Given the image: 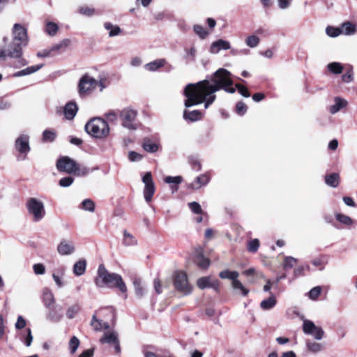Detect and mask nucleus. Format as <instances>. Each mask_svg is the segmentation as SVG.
Returning a JSON list of instances; mask_svg holds the SVG:
<instances>
[{
	"label": "nucleus",
	"mask_w": 357,
	"mask_h": 357,
	"mask_svg": "<svg viewBox=\"0 0 357 357\" xmlns=\"http://www.w3.org/2000/svg\"><path fill=\"white\" fill-rule=\"evenodd\" d=\"M56 250L61 255H70L75 252V246L73 241L63 239L59 243Z\"/></svg>",
	"instance_id": "f8f14e48"
},
{
	"label": "nucleus",
	"mask_w": 357,
	"mask_h": 357,
	"mask_svg": "<svg viewBox=\"0 0 357 357\" xmlns=\"http://www.w3.org/2000/svg\"><path fill=\"white\" fill-rule=\"evenodd\" d=\"M297 262V259L293 257H285L283 262V268H291Z\"/></svg>",
	"instance_id": "a18cd8bd"
},
{
	"label": "nucleus",
	"mask_w": 357,
	"mask_h": 357,
	"mask_svg": "<svg viewBox=\"0 0 357 357\" xmlns=\"http://www.w3.org/2000/svg\"><path fill=\"white\" fill-rule=\"evenodd\" d=\"M303 331L305 334L312 335L315 340H321L324 335V331L321 327L317 326L310 320L303 318Z\"/></svg>",
	"instance_id": "6e6552de"
},
{
	"label": "nucleus",
	"mask_w": 357,
	"mask_h": 357,
	"mask_svg": "<svg viewBox=\"0 0 357 357\" xmlns=\"http://www.w3.org/2000/svg\"><path fill=\"white\" fill-rule=\"evenodd\" d=\"M142 181L144 183V196L147 202L151 201L152 197L155 192V185L152 178V175L150 172H146L143 178Z\"/></svg>",
	"instance_id": "9b49d317"
},
{
	"label": "nucleus",
	"mask_w": 357,
	"mask_h": 357,
	"mask_svg": "<svg viewBox=\"0 0 357 357\" xmlns=\"http://www.w3.org/2000/svg\"><path fill=\"white\" fill-rule=\"evenodd\" d=\"M89 172L90 170L89 168L86 167H81L77 163V167L75 168L73 174L79 176H84L87 175Z\"/></svg>",
	"instance_id": "864d4df0"
},
{
	"label": "nucleus",
	"mask_w": 357,
	"mask_h": 357,
	"mask_svg": "<svg viewBox=\"0 0 357 357\" xmlns=\"http://www.w3.org/2000/svg\"><path fill=\"white\" fill-rule=\"evenodd\" d=\"M276 298L274 296H271L267 299L262 301L260 303V307L264 310H271L276 305Z\"/></svg>",
	"instance_id": "2f4dec72"
},
{
	"label": "nucleus",
	"mask_w": 357,
	"mask_h": 357,
	"mask_svg": "<svg viewBox=\"0 0 357 357\" xmlns=\"http://www.w3.org/2000/svg\"><path fill=\"white\" fill-rule=\"evenodd\" d=\"M95 284L98 287L106 286L109 288H118L123 294L127 291V287L122 277L117 273L108 272L102 264L98 266Z\"/></svg>",
	"instance_id": "7ed1b4c3"
},
{
	"label": "nucleus",
	"mask_w": 357,
	"mask_h": 357,
	"mask_svg": "<svg viewBox=\"0 0 357 357\" xmlns=\"http://www.w3.org/2000/svg\"><path fill=\"white\" fill-rule=\"evenodd\" d=\"M231 286L234 290L239 291L243 296H246L249 293V290L244 287L238 278L234 282H231Z\"/></svg>",
	"instance_id": "e433bc0d"
},
{
	"label": "nucleus",
	"mask_w": 357,
	"mask_h": 357,
	"mask_svg": "<svg viewBox=\"0 0 357 357\" xmlns=\"http://www.w3.org/2000/svg\"><path fill=\"white\" fill-rule=\"evenodd\" d=\"M211 180L208 174H203L196 177L193 182L190 185V188L194 190H197L201 187L207 185Z\"/></svg>",
	"instance_id": "f3484780"
},
{
	"label": "nucleus",
	"mask_w": 357,
	"mask_h": 357,
	"mask_svg": "<svg viewBox=\"0 0 357 357\" xmlns=\"http://www.w3.org/2000/svg\"><path fill=\"white\" fill-rule=\"evenodd\" d=\"M259 37L255 36V35H252V36H248L246 40H245V43L246 45L251 47V48H254V47H256L259 43Z\"/></svg>",
	"instance_id": "37998d69"
},
{
	"label": "nucleus",
	"mask_w": 357,
	"mask_h": 357,
	"mask_svg": "<svg viewBox=\"0 0 357 357\" xmlns=\"http://www.w3.org/2000/svg\"><path fill=\"white\" fill-rule=\"evenodd\" d=\"M91 326L96 331H100L102 329L109 328V324L107 322H103L101 319H98L96 314L92 317Z\"/></svg>",
	"instance_id": "412c9836"
},
{
	"label": "nucleus",
	"mask_w": 357,
	"mask_h": 357,
	"mask_svg": "<svg viewBox=\"0 0 357 357\" xmlns=\"http://www.w3.org/2000/svg\"><path fill=\"white\" fill-rule=\"evenodd\" d=\"M247 109L248 107L243 102L240 101L236 103V111L238 114L241 116L244 115L247 112Z\"/></svg>",
	"instance_id": "13d9d810"
},
{
	"label": "nucleus",
	"mask_w": 357,
	"mask_h": 357,
	"mask_svg": "<svg viewBox=\"0 0 357 357\" xmlns=\"http://www.w3.org/2000/svg\"><path fill=\"white\" fill-rule=\"evenodd\" d=\"M174 284L176 289L183 295H188L192 291L187 275L183 271L176 272L174 275Z\"/></svg>",
	"instance_id": "0eeeda50"
},
{
	"label": "nucleus",
	"mask_w": 357,
	"mask_h": 357,
	"mask_svg": "<svg viewBox=\"0 0 357 357\" xmlns=\"http://www.w3.org/2000/svg\"><path fill=\"white\" fill-rule=\"evenodd\" d=\"M79 13L86 16H92L95 13V10L89 6H83L79 8Z\"/></svg>",
	"instance_id": "4d7b16f0"
},
{
	"label": "nucleus",
	"mask_w": 357,
	"mask_h": 357,
	"mask_svg": "<svg viewBox=\"0 0 357 357\" xmlns=\"http://www.w3.org/2000/svg\"><path fill=\"white\" fill-rule=\"evenodd\" d=\"M74 178L71 176H66L59 180V184L60 186L66 188L73 184Z\"/></svg>",
	"instance_id": "bf43d9fd"
},
{
	"label": "nucleus",
	"mask_w": 357,
	"mask_h": 357,
	"mask_svg": "<svg viewBox=\"0 0 357 357\" xmlns=\"http://www.w3.org/2000/svg\"><path fill=\"white\" fill-rule=\"evenodd\" d=\"M48 309L49 312L47 314V319L53 322H59L63 317L62 313L59 312L56 307H52V306Z\"/></svg>",
	"instance_id": "c85d7f7f"
},
{
	"label": "nucleus",
	"mask_w": 357,
	"mask_h": 357,
	"mask_svg": "<svg viewBox=\"0 0 357 357\" xmlns=\"http://www.w3.org/2000/svg\"><path fill=\"white\" fill-rule=\"evenodd\" d=\"M97 82L93 77L85 75L79 80L78 89L80 96L91 93L96 86Z\"/></svg>",
	"instance_id": "1a4fd4ad"
},
{
	"label": "nucleus",
	"mask_w": 357,
	"mask_h": 357,
	"mask_svg": "<svg viewBox=\"0 0 357 357\" xmlns=\"http://www.w3.org/2000/svg\"><path fill=\"white\" fill-rule=\"evenodd\" d=\"M16 149L22 153H27L29 150V137L26 135H22L16 139Z\"/></svg>",
	"instance_id": "dca6fc26"
},
{
	"label": "nucleus",
	"mask_w": 357,
	"mask_h": 357,
	"mask_svg": "<svg viewBox=\"0 0 357 357\" xmlns=\"http://www.w3.org/2000/svg\"><path fill=\"white\" fill-rule=\"evenodd\" d=\"M197 285L201 289L209 287L218 291L219 288V282L211 277H202L197 280Z\"/></svg>",
	"instance_id": "ddd939ff"
},
{
	"label": "nucleus",
	"mask_w": 357,
	"mask_h": 357,
	"mask_svg": "<svg viewBox=\"0 0 357 357\" xmlns=\"http://www.w3.org/2000/svg\"><path fill=\"white\" fill-rule=\"evenodd\" d=\"M183 118L190 121H196L202 119V114L198 110L188 111L185 109L183 112Z\"/></svg>",
	"instance_id": "cd10ccee"
},
{
	"label": "nucleus",
	"mask_w": 357,
	"mask_h": 357,
	"mask_svg": "<svg viewBox=\"0 0 357 357\" xmlns=\"http://www.w3.org/2000/svg\"><path fill=\"white\" fill-rule=\"evenodd\" d=\"M164 181L165 183L172 185L171 188L172 190V192H174L175 191H177V190L178 189V185L182 182L183 178L180 176H168L165 178Z\"/></svg>",
	"instance_id": "393cba45"
},
{
	"label": "nucleus",
	"mask_w": 357,
	"mask_h": 357,
	"mask_svg": "<svg viewBox=\"0 0 357 357\" xmlns=\"http://www.w3.org/2000/svg\"><path fill=\"white\" fill-rule=\"evenodd\" d=\"M234 88L236 89H237L239 93L241 96H243V97L248 98L250 96V93L245 86H244L240 84H236Z\"/></svg>",
	"instance_id": "e2e57ef3"
},
{
	"label": "nucleus",
	"mask_w": 357,
	"mask_h": 357,
	"mask_svg": "<svg viewBox=\"0 0 357 357\" xmlns=\"http://www.w3.org/2000/svg\"><path fill=\"white\" fill-rule=\"evenodd\" d=\"M26 332L27 334L23 337V342L26 347H29L31 344L33 336L30 328H27Z\"/></svg>",
	"instance_id": "69168bd1"
},
{
	"label": "nucleus",
	"mask_w": 357,
	"mask_h": 357,
	"mask_svg": "<svg viewBox=\"0 0 357 357\" xmlns=\"http://www.w3.org/2000/svg\"><path fill=\"white\" fill-rule=\"evenodd\" d=\"M56 134L54 132L45 130L43 133V140L44 142H53L55 138Z\"/></svg>",
	"instance_id": "5fc2aeb1"
},
{
	"label": "nucleus",
	"mask_w": 357,
	"mask_h": 357,
	"mask_svg": "<svg viewBox=\"0 0 357 357\" xmlns=\"http://www.w3.org/2000/svg\"><path fill=\"white\" fill-rule=\"evenodd\" d=\"M306 347L309 351L316 354L322 351L324 346L321 343L312 340H307L306 342Z\"/></svg>",
	"instance_id": "c756f323"
},
{
	"label": "nucleus",
	"mask_w": 357,
	"mask_h": 357,
	"mask_svg": "<svg viewBox=\"0 0 357 357\" xmlns=\"http://www.w3.org/2000/svg\"><path fill=\"white\" fill-rule=\"evenodd\" d=\"M166 63V61L164 59H157L146 63L144 68L149 71H155L161 67H163Z\"/></svg>",
	"instance_id": "bb28decb"
},
{
	"label": "nucleus",
	"mask_w": 357,
	"mask_h": 357,
	"mask_svg": "<svg viewBox=\"0 0 357 357\" xmlns=\"http://www.w3.org/2000/svg\"><path fill=\"white\" fill-rule=\"evenodd\" d=\"M348 101L341 97L337 96L334 98V104L331 105L328 111L331 114H335L340 110L346 108L348 106Z\"/></svg>",
	"instance_id": "2eb2a0df"
},
{
	"label": "nucleus",
	"mask_w": 357,
	"mask_h": 357,
	"mask_svg": "<svg viewBox=\"0 0 357 357\" xmlns=\"http://www.w3.org/2000/svg\"><path fill=\"white\" fill-rule=\"evenodd\" d=\"M123 243L126 246H132L137 244V240L131 234L125 230L123 232Z\"/></svg>",
	"instance_id": "4c0bfd02"
},
{
	"label": "nucleus",
	"mask_w": 357,
	"mask_h": 357,
	"mask_svg": "<svg viewBox=\"0 0 357 357\" xmlns=\"http://www.w3.org/2000/svg\"><path fill=\"white\" fill-rule=\"evenodd\" d=\"M43 66V64H39V65L29 66V67H27L22 70H20V71L15 73L13 75V76L15 77H17L28 75H30V74L37 72L40 68H42Z\"/></svg>",
	"instance_id": "b1692460"
},
{
	"label": "nucleus",
	"mask_w": 357,
	"mask_h": 357,
	"mask_svg": "<svg viewBox=\"0 0 357 357\" xmlns=\"http://www.w3.org/2000/svg\"><path fill=\"white\" fill-rule=\"evenodd\" d=\"M231 73L227 70L220 68L213 74L211 81L204 79L196 84H188L183 91L186 98L184 101L185 107H190L204 102V107L207 109L216 99L215 93L220 89L234 93L236 89L231 87Z\"/></svg>",
	"instance_id": "f257e3e1"
},
{
	"label": "nucleus",
	"mask_w": 357,
	"mask_h": 357,
	"mask_svg": "<svg viewBox=\"0 0 357 357\" xmlns=\"http://www.w3.org/2000/svg\"><path fill=\"white\" fill-rule=\"evenodd\" d=\"M128 159L131 162H137L142 159V155L135 151H131L128 153Z\"/></svg>",
	"instance_id": "0e129e2a"
},
{
	"label": "nucleus",
	"mask_w": 357,
	"mask_h": 357,
	"mask_svg": "<svg viewBox=\"0 0 357 357\" xmlns=\"http://www.w3.org/2000/svg\"><path fill=\"white\" fill-rule=\"evenodd\" d=\"M219 276L222 279H229L234 282L238 278L239 273L237 271H230L225 270L221 271L219 274Z\"/></svg>",
	"instance_id": "f704fd0d"
},
{
	"label": "nucleus",
	"mask_w": 357,
	"mask_h": 357,
	"mask_svg": "<svg viewBox=\"0 0 357 357\" xmlns=\"http://www.w3.org/2000/svg\"><path fill=\"white\" fill-rule=\"evenodd\" d=\"M341 34L345 36L354 35L356 32L355 24L350 22H346L341 24L340 26Z\"/></svg>",
	"instance_id": "5701e85b"
},
{
	"label": "nucleus",
	"mask_w": 357,
	"mask_h": 357,
	"mask_svg": "<svg viewBox=\"0 0 357 357\" xmlns=\"http://www.w3.org/2000/svg\"><path fill=\"white\" fill-rule=\"evenodd\" d=\"M259 247V240L255 238L250 241L248 244V250L251 252H255L257 251Z\"/></svg>",
	"instance_id": "052dcab7"
},
{
	"label": "nucleus",
	"mask_w": 357,
	"mask_h": 357,
	"mask_svg": "<svg viewBox=\"0 0 357 357\" xmlns=\"http://www.w3.org/2000/svg\"><path fill=\"white\" fill-rule=\"evenodd\" d=\"M43 302L47 308H50L54 303V297L49 289H44L43 291Z\"/></svg>",
	"instance_id": "4be33fe9"
},
{
	"label": "nucleus",
	"mask_w": 357,
	"mask_h": 357,
	"mask_svg": "<svg viewBox=\"0 0 357 357\" xmlns=\"http://www.w3.org/2000/svg\"><path fill=\"white\" fill-rule=\"evenodd\" d=\"M230 48L231 45L229 41L219 39L212 43L209 51L211 54H218L220 50H227Z\"/></svg>",
	"instance_id": "4468645a"
},
{
	"label": "nucleus",
	"mask_w": 357,
	"mask_h": 357,
	"mask_svg": "<svg viewBox=\"0 0 357 357\" xmlns=\"http://www.w3.org/2000/svg\"><path fill=\"white\" fill-rule=\"evenodd\" d=\"M80 307L77 304H75L68 308L66 316L68 319H73L79 312Z\"/></svg>",
	"instance_id": "c03bdc74"
},
{
	"label": "nucleus",
	"mask_w": 357,
	"mask_h": 357,
	"mask_svg": "<svg viewBox=\"0 0 357 357\" xmlns=\"http://www.w3.org/2000/svg\"><path fill=\"white\" fill-rule=\"evenodd\" d=\"M119 340V335L117 332L114 331H108L104 333L102 337L100 339V342L102 344H112L116 343Z\"/></svg>",
	"instance_id": "a211bd4d"
},
{
	"label": "nucleus",
	"mask_w": 357,
	"mask_h": 357,
	"mask_svg": "<svg viewBox=\"0 0 357 357\" xmlns=\"http://www.w3.org/2000/svg\"><path fill=\"white\" fill-rule=\"evenodd\" d=\"M321 293V287L319 286L313 287L308 293V297L312 300L316 301Z\"/></svg>",
	"instance_id": "de8ad7c7"
},
{
	"label": "nucleus",
	"mask_w": 357,
	"mask_h": 357,
	"mask_svg": "<svg viewBox=\"0 0 357 357\" xmlns=\"http://www.w3.org/2000/svg\"><path fill=\"white\" fill-rule=\"evenodd\" d=\"M193 31L201 39H204L209 35L206 29L199 24L193 26Z\"/></svg>",
	"instance_id": "ea45409f"
},
{
	"label": "nucleus",
	"mask_w": 357,
	"mask_h": 357,
	"mask_svg": "<svg viewBox=\"0 0 357 357\" xmlns=\"http://www.w3.org/2000/svg\"><path fill=\"white\" fill-rule=\"evenodd\" d=\"M26 208L33 220L36 222L40 220L45 215V211L43 203L36 198H30L26 202Z\"/></svg>",
	"instance_id": "423d86ee"
},
{
	"label": "nucleus",
	"mask_w": 357,
	"mask_h": 357,
	"mask_svg": "<svg viewBox=\"0 0 357 357\" xmlns=\"http://www.w3.org/2000/svg\"><path fill=\"white\" fill-rule=\"evenodd\" d=\"M135 294L138 298H142L146 293V289L140 279H135L133 281Z\"/></svg>",
	"instance_id": "7c9ffc66"
},
{
	"label": "nucleus",
	"mask_w": 357,
	"mask_h": 357,
	"mask_svg": "<svg viewBox=\"0 0 357 357\" xmlns=\"http://www.w3.org/2000/svg\"><path fill=\"white\" fill-rule=\"evenodd\" d=\"M188 206L190 209L196 214H201L202 213V209L201 208L200 204L197 202H192L188 203Z\"/></svg>",
	"instance_id": "680f3d73"
},
{
	"label": "nucleus",
	"mask_w": 357,
	"mask_h": 357,
	"mask_svg": "<svg viewBox=\"0 0 357 357\" xmlns=\"http://www.w3.org/2000/svg\"><path fill=\"white\" fill-rule=\"evenodd\" d=\"M77 167V162L68 156H62L56 162V168L59 172L73 174Z\"/></svg>",
	"instance_id": "9d476101"
},
{
	"label": "nucleus",
	"mask_w": 357,
	"mask_h": 357,
	"mask_svg": "<svg viewBox=\"0 0 357 357\" xmlns=\"http://www.w3.org/2000/svg\"><path fill=\"white\" fill-rule=\"evenodd\" d=\"M119 118L121 126L128 130H135L139 126L137 121L138 112L131 107H126L119 112Z\"/></svg>",
	"instance_id": "39448f33"
},
{
	"label": "nucleus",
	"mask_w": 357,
	"mask_h": 357,
	"mask_svg": "<svg viewBox=\"0 0 357 357\" xmlns=\"http://www.w3.org/2000/svg\"><path fill=\"white\" fill-rule=\"evenodd\" d=\"M63 273L64 268H61L57 270V273H54L52 275L53 279L59 287H61L63 284L61 279V276L63 274Z\"/></svg>",
	"instance_id": "09e8293b"
},
{
	"label": "nucleus",
	"mask_w": 357,
	"mask_h": 357,
	"mask_svg": "<svg viewBox=\"0 0 357 357\" xmlns=\"http://www.w3.org/2000/svg\"><path fill=\"white\" fill-rule=\"evenodd\" d=\"M195 263L201 268L206 269L210 265V260L202 255L201 251H197L194 257Z\"/></svg>",
	"instance_id": "aec40b11"
},
{
	"label": "nucleus",
	"mask_w": 357,
	"mask_h": 357,
	"mask_svg": "<svg viewBox=\"0 0 357 357\" xmlns=\"http://www.w3.org/2000/svg\"><path fill=\"white\" fill-rule=\"evenodd\" d=\"M326 184L331 187H337L339 183V175L337 174H332L325 177Z\"/></svg>",
	"instance_id": "58836bf2"
},
{
	"label": "nucleus",
	"mask_w": 357,
	"mask_h": 357,
	"mask_svg": "<svg viewBox=\"0 0 357 357\" xmlns=\"http://www.w3.org/2000/svg\"><path fill=\"white\" fill-rule=\"evenodd\" d=\"M326 33L330 37H337L341 35L340 27H333L331 26L326 27Z\"/></svg>",
	"instance_id": "3c124183"
},
{
	"label": "nucleus",
	"mask_w": 357,
	"mask_h": 357,
	"mask_svg": "<svg viewBox=\"0 0 357 357\" xmlns=\"http://www.w3.org/2000/svg\"><path fill=\"white\" fill-rule=\"evenodd\" d=\"M34 273L37 275H42L45 271V266L42 264H36L33 266Z\"/></svg>",
	"instance_id": "774afa93"
},
{
	"label": "nucleus",
	"mask_w": 357,
	"mask_h": 357,
	"mask_svg": "<svg viewBox=\"0 0 357 357\" xmlns=\"http://www.w3.org/2000/svg\"><path fill=\"white\" fill-rule=\"evenodd\" d=\"M335 218L337 221H339L340 222L344 225L349 226L353 224V220L346 215L342 213H336Z\"/></svg>",
	"instance_id": "a19ab883"
},
{
	"label": "nucleus",
	"mask_w": 357,
	"mask_h": 357,
	"mask_svg": "<svg viewBox=\"0 0 357 357\" xmlns=\"http://www.w3.org/2000/svg\"><path fill=\"white\" fill-rule=\"evenodd\" d=\"M82 208L85 211L93 212L95 210V204L90 199H86L82 202Z\"/></svg>",
	"instance_id": "49530a36"
},
{
	"label": "nucleus",
	"mask_w": 357,
	"mask_h": 357,
	"mask_svg": "<svg viewBox=\"0 0 357 357\" xmlns=\"http://www.w3.org/2000/svg\"><path fill=\"white\" fill-rule=\"evenodd\" d=\"M354 79V73L352 70H348L345 74L342 76V80L344 82L349 83Z\"/></svg>",
	"instance_id": "338daca9"
},
{
	"label": "nucleus",
	"mask_w": 357,
	"mask_h": 357,
	"mask_svg": "<svg viewBox=\"0 0 357 357\" xmlns=\"http://www.w3.org/2000/svg\"><path fill=\"white\" fill-rule=\"evenodd\" d=\"M85 130L94 137L105 138L109 135V127L106 121L101 118H95L85 125Z\"/></svg>",
	"instance_id": "20e7f679"
},
{
	"label": "nucleus",
	"mask_w": 357,
	"mask_h": 357,
	"mask_svg": "<svg viewBox=\"0 0 357 357\" xmlns=\"http://www.w3.org/2000/svg\"><path fill=\"white\" fill-rule=\"evenodd\" d=\"M59 29V26L56 23L48 22L46 24L45 31L50 36H54Z\"/></svg>",
	"instance_id": "8fccbe9b"
},
{
	"label": "nucleus",
	"mask_w": 357,
	"mask_h": 357,
	"mask_svg": "<svg viewBox=\"0 0 357 357\" xmlns=\"http://www.w3.org/2000/svg\"><path fill=\"white\" fill-rule=\"evenodd\" d=\"M63 45H67V43L65 41H63V43H60L59 45H56L53 46L51 48V50H44L43 52H38L37 54V56L38 57H47V56H49L50 55V52L51 51H56V50H59L63 46Z\"/></svg>",
	"instance_id": "79ce46f5"
},
{
	"label": "nucleus",
	"mask_w": 357,
	"mask_h": 357,
	"mask_svg": "<svg viewBox=\"0 0 357 357\" xmlns=\"http://www.w3.org/2000/svg\"><path fill=\"white\" fill-rule=\"evenodd\" d=\"M86 261L85 259H80L73 266V273L77 276L82 275L86 271Z\"/></svg>",
	"instance_id": "a878e982"
},
{
	"label": "nucleus",
	"mask_w": 357,
	"mask_h": 357,
	"mask_svg": "<svg viewBox=\"0 0 357 357\" xmlns=\"http://www.w3.org/2000/svg\"><path fill=\"white\" fill-rule=\"evenodd\" d=\"M77 110H78V107H77V105H76V103H75L73 102H68L65 105L64 110H63L65 117L68 120L73 119L75 117V116L76 115Z\"/></svg>",
	"instance_id": "6ab92c4d"
},
{
	"label": "nucleus",
	"mask_w": 357,
	"mask_h": 357,
	"mask_svg": "<svg viewBox=\"0 0 357 357\" xmlns=\"http://www.w3.org/2000/svg\"><path fill=\"white\" fill-rule=\"evenodd\" d=\"M13 50H8L7 53L2 47H0V59L5 60L7 57L18 59V67L24 66L28 63L22 58V47L26 46L28 42L26 29L19 24H15L13 28Z\"/></svg>",
	"instance_id": "f03ea898"
},
{
	"label": "nucleus",
	"mask_w": 357,
	"mask_h": 357,
	"mask_svg": "<svg viewBox=\"0 0 357 357\" xmlns=\"http://www.w3.org/2000/svg\"><path fill=\"white\" fill-rule=\"evenodd\" d=\"M79 345V340L75 336L71 337L69 342V349L72 354L75 353Z\"/></svg>",
	"instance_id": "603ef678"
},
{
	"label": "nucleus",
	"mask_w": 357,
	"mask_h": 357,
	"mask_svg": "<svg viewBox=\"0 0 357 357\" xmlns=\"http://www.w3.org/2000/svg\"><path fill=\"white\" fill-rule=\"evenodd\" d=\"M105 29L109 31V36L114 37L118 36L121 33V28L117 25H113L110 22H105L104 24Z\"/></svg>",
	"instance_id": "473e14b6"
},
{
	"label": "nucleus",
	"mask_w": 357,
	"mask_h": 357,
	"mask_svg": "<svg viewBox=\"0 0 357 357\" xmlns=\"http://www.w3.org/2000/svg\"><path fill=\"white\" fill-rule=\"evenodd\" d=\"M192 169L199 172L202 169V164L199 159L195 157H191L189 160Z\"/></svg>",
	"instance_id": "6e6d98bb"
},
{
	"label": "nucleus",
	"mask_w": 357,
	"mask_h": 357,
	"mask_svg": "<svg viewBox=\"0 0 357 357\" xmlns=\"http://www.w3.org/2000/svg\"><path fill=\"white\" fill-rule=\"evenodd\" d=\"M343 66L339 62H331L327 65V69L333 74L339 75L342 73Z\"/></svg>",
	"instance_id": "72a5a7b5"
},
{
	"label": "nucleus",
	"mask_w": 357,
	"mask_h": 357,
	"mask_svg": "<svg viewBox=\"0 0 357 357\" xmlns=\"http://www.w3.org/2000/svg\"><path fill=\"white\" fill-rule=\"evenodd\" d=\"M143 148L147 152L155 153L158 151V146L156 143L146 139L143 142Z\"/></svg>",
	"instance_id": "c9c22d12"
}]
</instances>
